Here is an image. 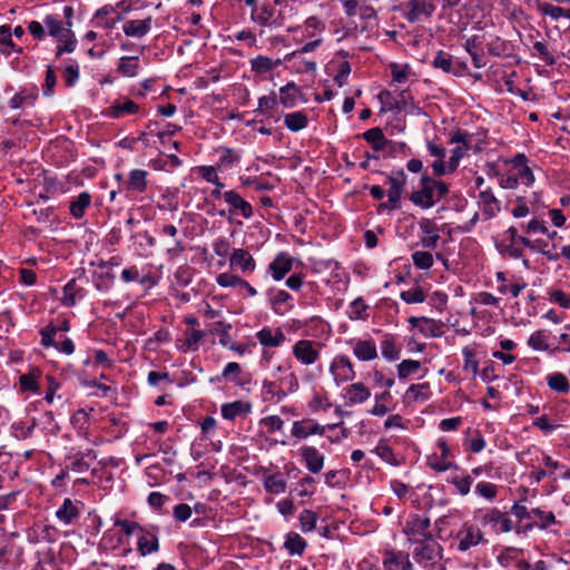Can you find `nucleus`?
I'll return each instance as SVG.
<instances>
[{
    "instance_id": "nucleus-1",
    "label": "nucleus",
    "mask_w": 570,
    "mask_h": 570,
    "mask_svg": "<svg viewBox=\"0 0 570 570\" xmlns=\"http://www.w3.org/2000/svg\"><path fill=\"white\" fill-rule=\"evenodd\" d=\"M449 194V186L424 171L419 180L417 189L409 195V200L421 209H430Z\"/></svg>"
},
{
    "instance_id": "nucleus-2",
    "label": "nucleus",
    "mask_w": 570,
    "mask_h": 570,
    "mask_svg": "<svg viewBox=\"0 0 570 570\" xmlns=\"http://www.w3.org/2000/svg\"><path fill=\"white\" fill-rule=\"evenodd\" d=\"M473 518L482 528H489L495 534L513 530V523L508 513L498 508L478 509L474 511Z\"/></svg>"
},
{
    "instance_id": "nucleus-3",
    "label": "nucleus",
    "mask_w": 570,
    "mask_h": 570,
    "mask_svg": "<svg viewBox=\"0 0 570 570\" xmlns=\"http://www.w3.org/2000/svg\"><path fill=\"white\" fill-rule=\"evenodd\" d=\"M406 180L407 175L403 169L393 170L386 176V184L389 185V189L386 191L387 200L380 205V209L394 210L401 207L402 195Z\"/></svg>"
},
{
    "instance_id": "nucleus-4",
    "label": "nucleus",
    "mask_w": 570,
    "mask_h": 570,
    "mask_svg": "<svg viewBox=\"0 0 570 570\" xmlns=\"http://www.w3.org/2000/svg\"><path fill=\"white\" fill-rule=\"evenodd\" d=\"M419 542L411 544L413 558L417 563L432 566L442 559L443 548L434 537H428Z\"/></svg>"
},
{
    "instance_id": "nucleus-5",
    "label": "nucleus",
    "mask_w": 570,
    "mask_h": 570,
    "mask_svg": "<svg viewBox=\"0 0 570 570\" xmlns=\"http://www.w3.org/2000/svg\"><path fill=\"white\" fill-rule=\"evenodd\" d=\"M455 539L458 541L456 549L460 552H466L471 548L487 542L483 531L479 527L469 522H464L462 524L461 529L455 535Z\"/></svg>"
},
{
    "instance_id": "nucleus-6",
    "label": "nucleus",
    "mask_w": 570,
    "mask_h": 570,
    "mask_svg": "<svg viewBox=\"0 0 570 570\" xmlns=\"http://www.w3.org/2000/svg\"><path fill=\"white\" fill-rule=\"evenodd\" d=\"M249 19L262 28H279L284 24L283 14L276 12V9L269 2L262 3L258 10L250 12Z\"/></svg>"
},
{
    "instance_id": "nucleus-7",
    "label": "nucleus",
    "mask_w": 570,
    "mask_h": 570,
    "mask_svg": "<svg viewBox=\"0 0 570 570\" xmlns=\"http://www.w3.org/2000/svg\"><path fill=\"white\" fill-rule=\"evenodd\" d=\"M430 527L431 522L429 518L413 515L405 522L403 533L406 535L410 544L420 543L419 541L425 540L428 537H433Z\"/></svg>"
},
{
    "instance_id": "nucleus-8",
    "label": "nucleus",
    "mask_w": 570,
    "mask_h": 570,
    "mask_svg": "<svg viewBox=\"0 0 570 570\" xmlns=\"http://www.w3.org/2000/svg\"><path fill=\"white\" fill-rule=\"evenodd\" d=\"M157 525L144 527L137 537V552L140 557L156 553L160 549Z\"/></svg>"
},
{
    "instance_id": "nucleus-9",
    "label": "nucleus",
    "mask_w": 570,
    "mask_h": 570,
    "mask_svg": "<svg viewBox=\"0 0 570 570\" xmlns=\"http://www.w3.org/2000/svg\"><path fill=\"white\" fill-rule=\"evenodd\" d=\"M320 343L309 340L297 341L292 348L294 357L303 365H312L320 358Z\"/></svg>"
},
{
    "instance_id": "nucleus-10",
    "label": "nucleus",
    "mask_w": 570,
    "mask_h": 570,
    "mask_svg": "<svg viewBox=\"0 0 570 570\" xmlns=\"http://www.w3.org/2000/svg\"><path fill=\"white\" fill-rule=\"evenodd\" d=\"M330 373L337 386L354 380L356 375L354 366L346 355H336L333 358L330 365Z\"/></svg>"
},
{
    "instance_id": "nucleus-11",
    "label": "nucleus",
    "mask_w": 570,
    "mask_h": 570,
    "mask_svg": "<svg viewBox=\"0 0 570 570\" xmlns=\"http://www.w3.org/2000/svg\"><path fill=\"white\" fill-rule=\"evenodd\" d=\"M335 426V424L321 425L313 419L306 417L293 422L292 435L298 440H304L311 435H324L326 429H334Z\"/></svg>"
},
{
    "instance_id": "nucleus-12",
    "label": "nucleus",
    "mask_w": 570,
    "mask_h": 570,
    "mask_svg": "<svg viewBox=\"0 0 570 570\" xmlns=\"http://www.w3.org/2000/svg\"><path fill=\"white\" fill-rule=\"evenodd\" d=\"M223 198L225 203L229 206L228 215L233 216H242L245 219H249L253 216V207L252 205L244 199L236 190H226L224 191Z\"/></svg>"
},
{
    "instance_id": "nucleus-13",
    "label": "nucleus",
    "mask_w": 570,
    "mask_h": 570,
    "mask_svg": "<svg viewBox=\"0 0 570 570\" xmlns=\"http://www.w3.org/2000/svg\"><path fill=\"white\" fill-rule=\"evenodd\" d=\"M436 446L439 448L440 453H433L431 455H428V465L436 472H444L446 470H450L454 465L450 460V446L448 445L444 439H439L436 442Z\"/></svg>"
},
{
    "instance_id": "nucleus-14",
    "label": "nucleus",
    "mask_w": 570,
    "mask_h": 570,
    "mask_svg": "<svg viewBox=\"0 0 570 570\" xmlns=\"http://www.w3.org/2000/svg\"><path fill=\"white\" fill-rule=\"evenodd\" d=\"M405 8V19L410 23L417 22L422 18H430L435 11L434 3L428 0H409Z\"/></svg>"
},
{
    "instance_id": "nucleus-15",
    "label": "nucleus",
    "mask_w": 570,
    "mask_h": 570,
    "mask_svg": "<svg viewBox=\"0 0 570 570\" xmlns=\"http://www.w3.org/2000/svg\"><path fill=\"white\" fill-rule=\"evenodd\" d=\"M383 567L385 570H413L409 553L395 549L384 551Z\"/></svg>"
},
{
    "instance_id": "nucleus-16",
    "label": "nucleus",
    "mask_w": 570,
    "mask_h": 570,
    "mask_svg": "<svg viewBox=\"0 0 570 570\" xmlns=\"http://www.w3.org/2000/svg\"><path fill=\"white\" fill-rule=\"evenodd\" d=\"M527 161L528 159L524 154H518L507 164L511 165L510 170L519 178V184L529 187L534 183V175L527 165Z\"/></svg>"
},
{
    "instance_id": "nucleus-17",
    "label": "nucleus",
    "mask_w": 570,
    "mask_h": 570,
    "mask_svg": "<svg viewBox=\"0 0 570 570\" xmlns=\"http://www.w3.org/2000/svg\"><path fill=\"white\" fill-rule=\"evenodd\" d=\"M294 258L286 252H279L271 262L267 273L273 281H282L293 268Z\"/></svg>"
},
{
    "instance_id": "nucleus-18",
    "label": "nucleus",
    "mask_w": 570,
    "mask_h": 570,
    "mask_svg": "<svg viewBox=\"0 0 570 570\" xmlns=\"http://www.w3.org/2000/svg\"><path fill=\"white\" fill-rule=\"evenodd\" d=\"M154 19L147 16L144 19H129L122 24V32L129 38H144L153 29Z\"/></svg>"
},
{
    "instance_id": "nucleus-19",
    "label": "nucleus",
    "mask_w": 570,
    "mask_h": 570,
    "mask_svg": "<svg viewBox=\"0 0 570 570\" xmlns=\"http://www.w3.org/2000/svg\"><path fill=\"white\" fill-rule=\"evenodd\" d=\"M299 454L311 473L316 474L322 471L325 456L315 446L304 445L301 448Z\"/></svg>"
},
{
    "instance_id": "nucleus-20",
    "label": "nucleus",
    "mask_w": 570,
    "mask_h": 570,
    "mask_svg": "<svg viewBox=\"0 0 570 570\" xmlns=\"http://www.w3.org/2000/svg\"><path fill=\"white\" fill-rule=\"evenodd\" d=\"M229 264L233 269H239L243 274L252 273L256 266L253 256L244 248L233 250Z\"/></svg>"
},
{
    "instance_id": "nucleus-21",
    "label": "nucleus",
    "mask_w": 570,
    "mask_h": 570,
    "mask_svg": "<svg viewBox=\"0 0 570 570\" xmlns=\"http://www.w3.org/2000/svg\"><path fill=\"white\" fill-rule=\"evenodd\" d=\"M68 26H71V22H68ZM70 29V27H68ZM46 32L49 36L58 38L61 37L65 32H67V28L62 26V21L58 16H47L43 20V26L38 22V40H41Z\"/></svg>"
},
{
    "instance_id": "nucleus-22",
    "label": "nucleus",
    "mask_w": 570,
    "mask_h": 570,
    "mask_svg": "<svg viewBox=\"0 0 570 570\" xmlns=\"http://www.w3.org/2000/svg\"><path fill=\"white\" fill-rule=\"evenodd\" d=\"M148 171L144 169H132L128 174V179L125 184V190L128 194H142L148 187Z\"/></svg>"
},
{
    "instance_id": "nucleus-23",
    "label": "nucleus",
    "mask_w": 570,
    "mask_h": 570,
    "mask_svg": "<svg viewBox=\"0 0 570 570\" xmlns=\"http://www.w3.org/2000/svg\"><path fill=\"white\" fill-rule=\"evenodd\" d=\"M256 337L259 344L264 347H278L286 340L285 334L279 327L271 328L267 326L259 330L256 333Z\"/></svg>"
},
{
    "instance_id": "nucleus-24",
    "label": "nucleus",
    "mask_w": 570,
    "mask_h": 570,
    "mask_svg": "<svg viewBox=\"0 0 570 570\" xmlns=\"http://www.w3.org/2000/svg\"><path fill=\"white\" fill-rule=\"evenodd\" d=\"M70 330V323L67 318L58 320L57 322H50L48 325L41 328V345L51 343V335H58L59 340L66 336V333Z\"/></svg>"
},
{
    "instance_id": "nucleus-25",
    "label": "nucleus",
    "mask_w": 570,
    "mask_h": 570,
    "mask_svg": "<svg viewBox=\"0 0 570 570\" xmlns=\"http://www.w3.org/2000/svg\"><path fill=\"white\" fill-rule=\"evenodd\" d=\"M409 322L426 337H439L442 335V325L432 318L413 316Z\"/></svg>"
},
{
    "instance_id": "nucleus-26",
    "label": "nucleus",
    "mask_w": 570,
    "mask_h": 570,
    "mask_svg": "<svg viewBox=\"0 0 570 570\" xmlns=\"http://www.w3.org/2000/svg\"><path fill=\"white\" fill-rule=\"evenodd\" d=\"M91 194L89 191H81L77 197L71 198L69 214L77 220L82 219L86 210L91 206Z\"/></svg>"
},
{
    "instance_id": "nucleus-27",
    "label": "nucleus",
    "mask_w": 570,
    "mask_h": 570,
    "mask_svg": "<svg viewBox=\"0 0 570 570\" xmlns=\"http://www.w3.org/2000/svg\"><path fill=\"white\" fill-rule=\"evenodd\" d=\"M353 354L360 361H372L377 357L376 345L373 340H358L353 344Z\"/></svg>"
},
{
    "instance_id": "nucleus-28",
    "label": "nucleus",
    "mask_w": 570,
    "mask_h": 570,
    "mask_svg": "<svg viewBox=\"0 0 570 570\" xmlns=\"http://www.w3.org/2000/svg\"><path fill=\"white\" fill-rule=\"evenodd\" d=\"M250 63V70L258 76L266 75L268 72H272L274 69H276L278 66L282 65L281 59L273 60L272 58L267 56L259 55L255 58H252L249 60Z\"/></svg>"
},
{
    "instance_id": "nucleus-29",
    "label": "nucleus",
    "mask_w": 570,
    "mask_h": 570,
    "mask_svg": "<svg viewBox=\"0 0 570 570\" xmlns=\"http://www.w3.org/2000/svg\"><path fill=\"white\" fill-rule=\"evenodd\" d=\"M479 204L482 207L483 215L488 218L494 217L500 212V202L497 199L491 188L480 191Z\"/></svg>"
},
{
    "instance_id": "nucleus-30",
    "label": "nucleus",
    "mask_w": 570,
    "mask_h": 570,
    "mask_svg": "<svg viewBox=\"0 0 570 570\" xmlns=\"http://www.w3.org/2000/svg\"><path fill=\"white\" fill-rule=\"evenodd\" d=\"M217 153L219 154V158L216 163V166L219 170L230 169L240 163L242 154L236 149L229 147H219Z\"/></svg>"
},
{
    "instance_id": "nucleus-31",
    "label": "nucleus",
    "mask_w": 570,
    "mask_h": 570,
    "mask_svg": "<svg viewBox=\"0 0 570 570\" xmlns=\"http://www.w3.org/2000/svg\"><path fill=\"white\" fill-rule=\"evenodd\" d=\"M345 397L350 404H362L371 397V391L362 382H356L345 389Z\"/></svg>"
},
{
    "instance_id": "nucleus-32",
    "label": "nucleus",
    "mask_w": 570,
    "mask_h": 570,
    "mask_svg": "<svg viewBox=\"0 0 570 570\" xmlns=\"http://www.w3.org/2000/svg\"><path fill=\"white\" fill-rule=\"evenodd\" d=\"M263 488L267 493L282 494L286 491L287 481L281 472L267 474L263 478Z\"/></svg>"
},
{
    "instance_id": "nucleus-33",
    "label": "nucleus",
    "mask_w": 570,
    "mask_h": 570,
    "mask_svg": "<svg viewBox=\"0 0 570 570\" xmlns=\"http://www.w3.org/2000/svg\"><path fill=\"white\" fill-rule=\"evenodd\" d=\"M546 382L548 387L558 394H569L570 393V382L568 377L561 372H552L546 376Z\"/></svg>"
},
{
    "instance_id": "nucleus-34",
    "label": "nucleus",
    "mask_w": 570,
    "mask_h": 570,
    "mask_svg": "<svg viewBox=\"0 0 570 570\" xmlns=\"http://www.w3.org/2000/svg\"><path fill=\"white\" fill-rule=\"evenodd\" d=\"M432 395L430 383L424 382L420 384H412L405 392V400L409 403L412 402H425Z\"/></svg>"
},
{
    "instance_id": "nucleus-35",
    "label": "nucleus",
    "mask_w": 570,
    "mask_h": 570,
    "mask_svg": "<svg viewBox=\"0 0 570 570\" xmlns=\"http://www.w3.org/2000/svg\"><path fill=\"white\" fill-rule=\"evenodd\" d=\"M301 94L299 87L294 82H287L279 88V102L285 108H293L297 104L298 95Z\"/></svg>"
},
{
    "instance_id": "nucleus-36",
    "label": "nucleus",
    "mask_w": 570,
    "mask_h": 570,
    "mask_svg": "<svg viewBox=\"0 0 570 570\" xmlns=\"http://www.w3.org/2000/svg\"><path fill=\"white\" fill-rule=\"evenodd\" d=\"M550 335V331L544 328L534 331L528 338V345L534 351L551 353L552 348L549 343Z\"/></svg>"
},
{
    "instance_id": "nucleus-37",
    "label": "nucleus",
    "mask_w": 570,
    "mask_h": 570,
    "mask_svg": "<svg viewBox=\"0 0 570 570\" xmlns=\"http://www.w3.org/2000/svg\"><path fill=\"white\" fill-rule=\"evenodd\" d=\"M222 416L225 420L233 421L237 416L247 414L250 412V404L243 401H234L222 405Z\"/></svg>"
},
{
    "instance_id": "nucleus-38",
    "label": "nucleus",
    "mask_w": 570,
    "mask_h": 570,
    "mask_svg": "<svg viewBox=\"0 0 570 570\" xmlns=\"http://www.w3.org/2000/svg\"><path fill=\"white\" fill-rule=\"evenodd\" d=\"M139 111V106L131 99H125L124 101H115L110 109L109 116L118 119L125 115H134Z\"/></svg>"
},
{
    "instance_id": "nucleus-39",
    "label": "nucleus",
    "mask_w": 570,
    "mask_h": 570,
    "mask_svg": "<svg viewBox=\"0 0 570 570\" xmlns=\"http://www.w3.org/2000/svg\"><path fill=\"white\" fill-rule=\"evenodd\" d=\"M208 328L209 334L217 335L219 337V344L223 347H227L230 342L234 340L232 338L229 332L232 330L230 323H225L223 321H216L214 323H210Z\"/></svg>"
},
{
    "instance_id": "nucleus-40",
    "label": "nucleus",
    "mask_w": 570,
    "mask_h": 570,
    "mask_svg": "<svg viewBox=\"0 0 570 570\" xmlns=\"http://www.w3.org/2000/svg\"><path fill=\"white\" fill-rule=\"evenodd\" d=\"M56 517L62 523L70 524L79 517V509L69 498H66L62 505L56 511Z\"/></svg>"
},
{
    "instance_id": "nucleus-41",
    "label": "nucleus",
    "mask_w": 570,
    "mask_h": 570,
    "mask_svg": "<svg viewBox=\"0 0 570 570\" xmlns=\"http://www.w3.org/2000/svg\"><path fill=\"white\" fill-rule=\"evenodd\" d=\"M272 308L276 314L284 315L292 307V297L285 291H277L269 297Z\"/></svg>"
},
{
    "instance_id": "nucleus-42",
    "label": "nucleus",
    "mask_w": 570,
    "mask_h": 570,
    "mask_svg": "<svg viewBox=\"0 0 570 570\" xmlns=\"http://www.w3.org/2000/svg\"><path fill=\"white\" fill-rule=\"evenodd\" d=\"M308 118L304 111H294L284 116V125L293 132H297L307 127Z\"/></svg>"
},
{
    "instance_id": "nucleus-43",
    "label": "nucleus",
    "mask_w": 570,
    "mask_h": 570,
    "mask_svg": "<svg viewBox=\"0 0 570 570\" xmlns=\"http://www.w3.org/2000/svg\"><path fill=\"white\" fill-rule=\"evenodd\" d=\"M307 547V542L296 532H289L286 535L284 548L291 556H302Z\"/></svg>"
},
{
    "instance_id": "nucleus-44",
    "label": "nucleus",
    "mask_w": 570,
    "mask_h": 570,
    "mask_svg": "<svg viewBox=\"0 0 570 570\" xmlns=\"http://www.w3.org/2000/svg\"><path fill=\"white\" fill-rule=\"evenodd\" d=\"M523 554V550L515 547L503 548L497 557V562L504 569H508L518 561Z\"/></svg>"
},
{
    "instance_id": "nucleus-45",
    "label": "nucleus",
    "mask_w": 570,
    "mask_h": 570,
    "mask_svg": "<svg viewBox=\"0 0 570 570\" xmlns=\"http://www.w3.org/2000/svg\"><path fill=\"white\" fill-rule=\"evenodd\" d=\"M432 66L436 69H441L445 73H452L454 76H460V71L452 61V58L449 53L443 50H439L432 61Z\"/></svg>"
},
{
    "instance_id": "nucleus-46",
    "label": "nucleus",
    "mask_w": 570,
    "mask_h": 570,
    "mask_svg": "<svg viewBox=\"0 0 570 570\" xmlns=\"http://www.w3.org/2000/svg\"><path fill=\"white\" fill-rule=\"evenodd\" d=\"M139 70L138 56H124L119 59L117 71L125 77H135Z\"/></svg>"
},
{
    "instance_id": "nucleus-47",
    "label": "nucleus",
    "mask_w": 570,
    "mask_h": 570,
    "mask_svg": "<svg viewBox=\"0 0 570 570\" xmlns=\"http://www.w3.org/2000/svg\"><path fill=\"white\" fill-rule=\"evenodd\" d=\"M365 141L372 145L375 151L383 150L387 140L381 128L374 127L363 132Z\"/></svg>"
},
{
    "instance_id": "nucleus-48",
    "label": "nucleus",
    "mask_w": 570,
    "mask_h": 570,
    "mask_svg": "<svg viewBox=\"0 0 570 570\" xmlns=\"http://www.w3.org/2000/svg\"><path fill=\"white\" fill-rule=\"evenodd\" d=\"M185 340L181 344L184 352H195L199 348L202 340L206 336V333L200 330H191L185 332Z\"/></svg>"
},
{
    "instance_id": "nucleus-49",
    "label": "nucleus",
    "mask_w": 570,
    "mask_h": 570,
    "mask_svg": "<svg viewBox=\"0 0 570 570\" xmlns=\"http://www.w3.org/2000/svg\"><path fill=\"white\" fill-rule=\"evenodd\" d=\"M58 40V46L56 48V55L59 57L62 53H71L76 49L77 40L75 38V33L71 29H67L61 37L56 38Z\"/></svg>"
},
{
    "instance_id": "nucleus-50",
    "label": "nucleus",
    "mask_w": 570,
    "mask_h": 570,
    "mask_svg": "<svg viewBox=\"0 0 570 570\" xmlns=\"http://www.w3.org/2000/svg\"><path fill=\"white\" fill-rule=\"evenodd\" d=\"M504 236H505V239L509 240V243L522 244L523 247H528V248H531V249H539V248H541V243L540 242H538V240L532 242V240H530L527 237L520 236L518 234V229L515 227H513V226L509 227L504 232Z\"/></svg>"
},
{
    "instance_id": "nucleus-51",
    "label": "nucleus",
    "mask_w": 570,
    "mask_h": 570,
    "mask_svg": "<svg viewBox=\"0 0 570 570\" xmlns=\"http://www.w3.org/2000/svg\"><path fill=\"white\" fill-rule=\"evenodd\" d=\"M382 356L389 361H395L400 357V348L395 344L393 335H385L381 342Z\"/></svg>"
},
{
    "instance_id": "nucleus-52",
    "label": "nucleus",
    "mask_w": 570,
    "mask_h": 570,
    "mask_svg": "<svg viewBox=\"0 0 570 570\" xmlns=\"http://www.w3.org/2000/svg\"><path fill=\"white\" fill-rule=\"evenodd\" d=\"M51 343L47 345H42L43 347H53L58 352L71 355L75 352V344L71 338L63 336L61 340H59L58 335H51Z\"/></svg>"
},
{
    "instance_id": "nucleus-53",
    "label": "nucleus",
    "mask_w": 570,
    "mask_h": 570,
    "mask_svg": "<svg viewBox=\"0 0 570 570\" xmlns=\"http://www.w3.org/2000/svg\"><path fill=\"white\" fill-rule=\"evenodd\" d=\"M287 62H292V70L297 73H306L316 70V61L304 58L303 55L299 53V58H291L285 59Z\"/></svg>"
},
{
    "instance_id": "nucleus-54",
    "label": "nucleus",
    "mask_w": 570,
    "mask_h": 570,
    "mask_svg": "<svg viewBox=\"0 0 570 570\" xmlns=\"http://www.w3.org/2000/svg\"><path fill=\"white\" fill-rule=\"evenodd\" d=\"M463 355V365L462 368L465 373L471 374L472 376H475L479 371V362L475 358V352L474 350L465 346L462 350Z\"/></svg>"
},
{
    "instance_id": "nucleus-55",
    "label": "nucleus",
    "mask_w": 570,
    "mask_h": 570,
    "mask_svg": "<svg viewBox=\"0 0 570 570\" xmlns=\"http://www.w3.org/2000/svg\"><path fill=\"white\" fill-rule=\"evenodd\" d=\"M449 483L454 485L459 494L464 497L470 492L471 485L473 483V476L470 474L451 475Z\"/></svg>"
},
{
    "instance_id": "nucleus-56",
    "label": "nucleus",
    "mask_w": 570,
    "mask_h": 570,
    "mask_svg": "<svg viewBox=\"0 0 570 570\" xmlns=\"http://www.w3.org/2000/svg\"><path fill=\"white\" fill-rule=\"evenodd\" d=\"M373 452L387 464H391L393 466L400 465V461L394 454L392 448L387 445L385 442L380 441L375 449L373 450Z\"/></svg>"
},
{
    "instance_id": "nucleus-57",
    "label": "nucleus",
    "mask_w": 570,
    "mask_h": 570,
    "mask_svg": "<svg viewBox=\"0 0 570 570\" xmlns=\"http://www.w3.org/2000/svg\"><path fill=\"white\" fill-rule=\"evenodd\" d=\"M530 513L533 514V519H537L538 521V528L541 530H546L551 524L556 523V515L551 511H543L540 508H533L530 510Z\"/></svg>"
},
{
    "instance_id": "nucleus-58",
    "label": "nucleus",
    "mask_w": 570,
    "mask_h": 570,
    "mask_svg": "<svg viewBox=\"0 0 570 570\" xmlns=\"http://www.w3.org/2000/svg\"><path fill=\"white\" fill-rule=\"evenodd\" d=\"M317 514L308 509H304L299 514V525L303 532H311L316 528Z\"/></svg>"
},
{
    "instance_id": "nucleus-59",
    "label": "nucleus",
    "mask_w": 570,
    "mask_h": 570,
    "mask_svg": "<svg viewBox=\"0 0 570 570\" xmlns=\"http://www.w3.org/2000/svg\"><path fill=\"white\" fill-rule=\"evenodd\" d=\"M421 368V363L415 360H403L397 365V376L400 380H405L410 375L416 373Z\"/></svg>"
},
{
    "instance_id": "nucleus-60",
    "label": "nucleus",
    "mask_w": 570,
    "mask_h": 570,
    "mask_svg": "<svg viewBox=\"0 0 570 570\" xmlns=\"http://www.w3.org/2000/svg\"><path fill=\"white\" fill-rule=\"evenodd\" d=\"M556 346L552 347L551 353L562 352L570 354V325L563 327V332L554 337Z\"/></svg>"
},
{
    "instance_id": "nucleus-61",
    "label": "nucleus",
    "mask_w": 570,
    "mask_h": 570,
    "mask_svg": "<svg viewBox=\"0 0 570 570\" xmlns=\"http://www.w3.org/2000/svg\"><path fill=\"white\" fill-rule=\"evenodd\" d=\"M43 187L47 194L57 195L65 193L63 183L58 180L56 176L49 175L47 171H43Z\"/></svg>"
},
{
    "instance_id": "nucleus-62",
    "label": "nucleus",
    "mask_w": 570,
    "mask_h": 570,
    "mask_svg": "<svg viewBox=\"0 0 570 570\" xmlns=\"http://www.w3.org/2000/svg\"><path fill=\"white\" fill-rule=\"evenodd\" d=\"M259 426L267 433H274L283 429L284 420L278 415H268L259 420Z\"/></svg>"
},
{
    "instance_id": "nucleus-63",
    "label": "nucleus",
    "mask_w": 570,
    "mask_h": 570,
    "mask_svg": "<svg viewBox=\"0 0 570 570\" xmlns=\"http://www.w3.org/2000/svg\"><path fill=\"white\" fill-rule=\"evenodd\" d=\"M537 8L541 14L550 17L552 20L563 18L564 14V8L550 2H539Z\"/></svg>"
},
{
    "instance_id": "nucleus-64",
    "label": "nucleus",
    "mask_w": 570,
    "mask_h": 570,
    "mask_svg": "<svg viewBox=\"0 0 570 570\" xmlns=\"http://www.w3.org/2000/svg\"><path fill=\"white\" fill-rule=\"evenodd\" d=\"M115 527H118L121 529L122 533L127 537H130L132 534H139L141 529L144 528L141 524H139L136 521L127 520V519H116L114 522Z\"/></svg>"
}]
</instances>
